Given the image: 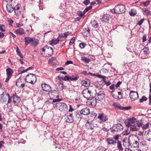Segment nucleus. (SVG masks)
Instances as JSON below:
<instances>
[{"label": "nucleus", "instance_id": "f257e3e1", "mask_svg": "<svg viewBox=\"0 0 151 151\" xmlns=\"http://www.w3.org/2000/svg\"><path fill=\"white\" fill-rule=\"evenodd\" d=\"M125 123L127 127L130 128V129L132 131H136L138 129L137 126L135 124V118L132 117L126 120Z\"/></svg>", "mask_w": 151, "mask_h": 151}, {"label": "nucleus", "instance_id": "f03ea898", "mask_svg": "<svg viewBox=\"0 0 151 151\" xmlns=\"http://www.w3.org/2000/svg\"><path fill=\"white\" fill-rule=\"evenodd\" d=\"M126 10L125 5L123 4H117L116 6L114 9L111 10L112 13L117 14H119L124 13Z\"/></svg>", "mask_w": 151, "mask_h": 151}, {"label": "nucleus", "instance_id": "7ed1b4c3", "mask_svg": "<svg viewBox=\"0 0 151 151\" xmlns=\"http://www.w3.org/2000/svg\"><path fill=\"white\" fill-rule=\"evenodd\" d=\"M130 146L133 147H136L139 145V139L137 136H132L131 139L128 140Z\"/></svg>", "mask_w": 151, "mask_h": 151}, {"label": "nucleus", "instance_id": "20e7f679", "mask_svg": "<svg viewBox=\"0 0 151 151\" xmlns=\"http://www.w3.org/2000/svg\"><path fill=\"white\" fill-rule=\"evenodd\" d=\"M25 80L27 82L33 84L36 82L37 78L35 75L30 74L27 75Z\"/></svg>", "mask_w": 151, "mask_h": 151}, {"label": "nucleus", "instance_id": "39448f33", "mask_svg": "<svg viewBox=\"0 0 151 151\" xmlns=\"http://www.w3.org/2000/svg\"><path fill=\"white\" fill-rule=\"evenodd\" d=\"M83 96L88 100L92 97V94L91 91L89 90L88 88L84 89L82 92Z\"/></svg>", "mask_w": 151, "mask_h": 151}, {"label": "nucleus", "instance_id": "423d86ee", "mask_svg": "<svg viewBox=\"0 0 151 151\" xmlns=\"http://www.w3.org/2000/svg\"><path fill=\"white\" fill-rule=\"evenodd\" d=\"M25 81H26L25 79L20 77L17 79L16 83V85L19 87L22 88L24 86Z\"/></svg>", "mask_w": 151, "mask_h": 151}, {"label": "nucleus", "instance_id": "0eeeda50", "mask_svg": "<svg viewBox=\"0 0 151 151\" xmlns=\"http://www.w3.org/2000/svg\"><path fill=\"white\" fill-rule=\"evenodd\" d=\"M96 98L98 100H102L104 97L105 93L104 91L102 90H101L98 93L96 92Z\"/></svg>", "mask_w": 151, "mask_h": 151}, {"label": "nucleus", "instance_id": "6e6552de", "mask_svg": "<svg viewBox=\"0 0 151 151\" xmlns=\"http://www.w3.org/2000/svg\"><path fill=\"white\" fill-rule=\"evenodd\" d=\"M123 129V126L120 124H116L113 127V129L117 132L122 131Z\"/></svg>", "mask_w": 151, "mask_h": 151}, {"label": "nucleus", "instance_id": "1a4fd4ad", "mask_svg": "<svg viewBox=\"0 0 151 151\" xmlns=\"http://www.w3.org/2000/svg\"><path fill=\"white\" fill-rule=\"evenodd\" d=\"M129 96L132 101L135 100L138 97V93L136 91H130Z\"/></svg>", "mask_w": 151, "mask_h": 151}, {"label": "nucleus", "instance_id": "9d476101", "mask_svg": "<svg viewBox=\"0 0 151 151\" xmlns=\"http://www.w3.org/2000/svg\"><path fill=\"white\" fill-rule=\"evenodd\" d=\"M59 106V110L61 111L65 112L68 110L67 106L64 103H57Z\"/></svg>", "mask_w": 151, "mask_h": 151}, {"label": "nucleus", "instance_id": "9b49d317", "mask_svg": "<svg viewBox=\"0 0 151 151\" xmlns=\"http://www.w3.org/2000/svg\"><path fill=\"white\" fill-rule=\"evenodd\" d=\"M88 100V104L89 105L91 106L92 107H94L96 106L97 99L96 98L92 97Z\"/></svg>", "mask_w": 151, "mask_h": 151}, {"label": "nucleus", "instance_id": "f8f14e48", "mask_svg": "<svg viewBox=\"0 0 151 151\" xmlns=\"http://www.w3.org/2000/svg\"><path fill=\"white\" fill-rule=\"evenodd\" d=\"M43 91L46 92H50L51 91L50 86L47 84H42L41 85Z\"/></svg>", "mask_w": 151, "mask_h": 151}, {"label": "nucleus", "instance_id": "ddd939ff", "mask_svg": "<svg viewBox=\"0 0 151 151\" xmlns=\"http://www.w3.org/2000/svg\"><path fill=\"white\" fill-rule=\"evenodd\" d=\"M98 118L103 122H105L108 119L107 116L104 114H99L98 116Z\"/></svg>", "mask_w": 151, "mask_h": 151}, {"label": "nucleus", "instance_id": "4468645a", "mask_svg": "<svg viewBox=\"0 0 151 151\" xmlns=\"http://www.w3.org/2000/svg\"><path fill=\"white\" fill-rule=\"evenodd\" d=\"M66 121L67 122L71 123L73 121V118L72 114H67L65 118Z\"/></svg>", "mask_w": 151, "mask_h": 151}, {"label": "nucleus", "instance_id": "2eb2a0df", "mask_svg": "<svg viewBox=\"0 0 151 151\" xmlns=\"http://www.w3.org/2000/svg\"><path fill=\"white\" fill-rule=\"evenodd\" d=\"M85 126L87 129L89 130H93L94 127L91 121H87L86 124Z\"/></svg>", "mask_w": 151, "mask_h": 151}, {"label": "nucleus", "instance_id": "dca6fc26", "mask_svg": "<svg viewBox=\"0 0 151 151\" xmlns=\"http://www.w3.org/2000/svg\"><path fill=\"white\" fill-rule=\"evenodd\" d=\"M90 31L89 28H84L83 29L82 33L83 36L85 37H88L90 35Z\"/></svg>", "mask_w": 151, "mask_h": 151}, {"label": "nucleus", "instance_id": "f3484780", "mask_svg": "<svg viewBox=\"0 0 151 151\" xmlns=\"http://www.w3.org/2000/svg\"><path fill=\"white\" fill-rule=\"evenodd\" d=\"M90 81L89 79H86L81 81V84L82 86L87 87L90 86Z\"/></svg>", "mask_w": 151, "mask_h": 151}, {"label": "nucleus", "instance_id": "a211bd4d", "mask_svg": "<svg viewBox=\"0 0 151 151\" xmlns=\"http://www.w3.org/2000/svg\"><path fill=\"white\" fill-rule=\"evenodd\" d=\"M81 114L87 115L90 114V110L88 108H86L82 109L80 111Z\"/></svg>", "mask_w": 151, "mask_h": 151}, {"label": "nucleus", "instance_id": "6ab92c4d", "mask_svg": "<svg viewBox=\"0 0 151 151\" xmlns=\"http://www.w3.org/2000/svg\"><path fill=\"white\" fill-rule=\"evenodd\" d=\"M145 134L147 136V140L151 142V131H146Z\"/></svg>", "mask_w": 151, "mask_h": 151}, {"label": "nucleus", "instance_id": "aec40b11", "mask_svg": "<svg viewBox=\"0 0 151 151\" xmlns=\"http://www.w3.org/2000/svg\"><path fill=\"white\" fill-rule=\"evenodd\" d=\"M33 38L29 37H26L24 38L25 45L27 46L29 43L32 42Z\"/></svg>", "mask_w": 151, "mask_h": 151}, {"label": "nucleus", "instance_id": "412c9836", "mask_svg": "<svg viewBox=\"0 0 151 151\" xmlns=\"http://www.w3.org/2000/svg\"><path fill=\"white\" fill-rule=\"evenodd\" d=\"M68 32H65L64 33L60 34L58 37L60 41H62L63 39H65L68 35Z\"/></svg>", "mask_w": 151, "mask_h": 151}, {"label": "nucleus", "instance_id": "4be33fe9", "mask_svg": "<svg viewBox=\"0 0 151 151\" xmlns=\"http://www.w3.org/2000/svg\"><path fill=\"white\" fill-rule=\"evenodd\" d=\"M59 41H60V40L58 37L56 39L51 40L50 42V45L53 46L58 43Z\"/></svg>", "mask_w": 151, "mask_h": 151}, {"label": "nucleus", "instance_id": "5701e85b", "mask_svg": "<svg viewBox=\"0 0 151 151\" xmlns=\"http://www.w3.org/2000/svg\"><path fill=\"white\" fill-rule=\"evenodd\" d=\"M16 33L20 35H22L25 34L24 30L22 28H19L16 30Z\"/></svg>", "mask_w": 151, "mask_h": 151}, {"label": "nucleus", "instance_id": "b1692460", "mask_svg": "<svg viewBox=\"0 0 151 151\" xmlns=\"http://www.w3.org/2000/svg\"><path fill=\"white\" fill-rule=\"evenodd\" d=\"M6 7L7 11L9 13L12 12L14 10L11 4L7 5Z\"/></svg>", "mask_w": 151, "mask_h": 151}, {"label": "nucleus", "instance_id": "393cba45", "mask_svg": "<svg viewBox=\"0 0 151 151\" xmlns=\"http://www.w3.org/2000/svg\"><path fill=\"white\" fill-rule=\"evenodd\" d=\"M52 97L55 98H58L59 96L58 95V92L56 91H52L51 92Z\"/></svg>", "mask_w": 151, "mask_h": 151}, {"label": "nucleus", "instance_id": "a878e982", "mask_svg": "<svg viewBox=\"0 0 151 151\" xmlns=\"http://www.w3.org/2000/svg\"><path fill=\"white\" fill-rule=\"evenodd\" d=\"M109 19V16L107 14H104L102 18V20L104 22H108Z\"/></svg>", "mask_w": 151, "mask_h": 151}, {"label": "nucleus", "instance_id": "bb28decb", "mask_svg": "<svg viewBox=\"0 0 151 151\" xmlns=\"http://www.w3.org/2000/svg\"><path fill=\"white\" fill-rule=\"evenodd\" d=\"M6 71L7 76H11L13 73V70L10 68H7L6 69Z\"/></svg>", "mask_w": 151, "mask_h": 151}, {"label": "nucleus", "instance_id": "cd10ccee", "mask_svg": "<svg viewBox=\"0 0 151 151\" xmlns=\"http://www.w3.org/2000/svg\"><path fill=\"white\" fill-rule=\"evenodd\" d=\"M91 23L92 26L94 28H96L98 26V23L95 20H92L91 21Z\"/></svg>", "mask_w": 151, "mask_h": 151}, {"label": "nucleus", "instance_id": "c85d7f7f", "mask_svg": "<svg viewBox=\"0 0 151 151\" xmlns=\"http://www.w3.org/2000/svg\"><path fill=\"white\" fill-rule=\"evenodd\" d=\"M38 40L35 38L34 39L33 38V40L32 41V45L33 46H36L38 44Z\"/></svg>", "mask_w": 151, "mask_h": 151}, {"label": "nucleus", "instance_id": "c756f323", "mask_svg": "<svg viewBox=\"0 0 151 151\" xmlns=\"http://www.w3.org/2000/svg\"><path fill=\"white\" fill-rule=\"evenodd\" d=\"M13 101L14 104L16 103L17 101H19V97L13 94L12 96Z\"/></svg>", "mask_w": 151, "mask_h": 151}, {"label": "nucleus", "instance_id": "7c9ffc66", "mask_svg": "<svg viewBox=\"0 0 151 151\" xmlns=\"http://www.w3.org/2000/svg\"><path fill=\"white\" fill-rule=\"evenodd\" d=\"M106 141L108 145H114L116 143V142L114 141V140L110 139H107Z\"/></svg>", "mask_w": 151, "mask_h": 151}, {"label": "nucleus", "instance_id": "2f4dec72", "mask_svg": "<svg viewBox=\"0 0 151 151\" xmlns=\"http://www.w3.org/2000/svg\"><path fill=\"white\" fill-rule=\"evenodd\" d=\"M48 51L46 52V53L48 54L49 55H51L53 53V49L52 48L49 46H48Z\"/></svg>", "mask_w": 151, "mask_h": 151}, {"label": "nucleus", "instance_id": "473e14b6", "mask_svg": "<svg viewBox=\"0 0 151 151\" xmlns=\"http://www.w3.org/2000/svg\"><path fill=\"white\" fill-rule=\"evenodd\" d=\"M117 147L119 150L122 151L123 150V148L122 146L121 142L119 141H118L117 142Z\"/></svg>", "mask_w": 151, "mask_h": 151}, {"label": "nucleus", "instance_id": "72a5a7b5", "mask_svg": "<svg viewBox=\"0 0 151 151\" xmlns=\"http://www.w3.org/2000/svg\"><path fill=\"white\" fill-rule=\"evenodd\" d=\"M135 124L137 126V127H142V122L141 120H138L137 121H136V119H135Z\"/></svg>", "mask_w": 151, "mask_h": 151}, {"label": "nucleus", "instance_id": "f704fd0d", "mask_svg": "<svg viewBox=\"0 0 151 151\" xmlns=\"http://www.w3.org/2000/svg\"><path fill=\"white\" fill-rule=\"evenodd\" d=\"M81 60L86 63H88L90 61V60L89 58H87L85 56L82 57Z\"/></svg>", "mask_w": 151, "mask_h": 151}, {"label": "nucleus", "instance_id": "c9c22d12", "mask_svg": "<svg viewBox=\"0 0 151 151\" xmlns=\"http://www.w3.org/2000/svg\"><path fill=\"white\" fill-rule=\"evenodd\" d=\"M114 107L117 109L122 110V107L119 104L116 103L114 104Z\"/></svg>", "mask_w": 151, "mask_h": 151}, {"label": "nucleus", "instance_id": "e433bc0d", "mask_svg": "<svg viewBox=\"0 0 151 151\" xmlns=\"http://www.w3.org/2000/svg\"><path fill=\"white\" fill-rule=\"evenodd\" d=\"M118 93L119 95V96H117L116 97H114L113 96V97L116 99H121L122 98V93L121 91H118Z\"/></svg>", "mask_w": 151, "mask_h": 151}, {"label": "nucleus", "instance_id": "4c0bfd02", "mask_svg": "<svg viewBox=\"0 0 151 151\" xmlns=\"http://www.w3.org/2000/svg\"><path fill=\"white\" fill-rule=\"evenodd\" d=\"M56 59L54 58H51L49 60L48 62L51 65L54 64L55 61Z\"/></svg>", "mask_w": 151, "mask_h": 151}, {"label": "nucleus", "instance_id": "58836bf2", "mask_svg": "<svg viewBox=\"0 0 151 151\" xmlns=\"http://www.w3.org/2000/svg\"><path fill=\"white\" fill-rule=\"evenodd\" d=\"M147 99V98L145 96H143L142 97V98L140 99L139 102L142 103L143 101H146Z\"/></svg>", "mask_w": 151, "mask_h": 151}, {"label": "nucleus", "instance_id": "ea45409f", "mask_svg": "<svg viewBox=\"0 0 151 151\" xmlns=\"http://www.w3.org/2000/svg\"><path fill=\"white\" fill-rule=\"evenodd\" d=\"M149 51V48L148 47H145L142 50V51H143V52L144 54H146L147 52Z\"/></svg>", "mask_w": 151, "mask_h": 151}, {"label": "nucleus", "instance_id": "a19ab883", "mask_svg": "<svg viewBox=\"0 0 151 151\" xmlns=\"http://www.w3.org/2000/svg\"><path fill=\"white\" fill-rule=\"evenodd\" d=\"M85 13H84V11L83 12H82L81 11H78V12L77 13V14L80 17H82L83 16Z\"/></svg>", "mask_w": 151, "mask_h": 151}, {"label": "nucleus", "instance_id": "79ce46f5", "mask_svg": "<svg viewBox=\"0 0 151 151\" xmlns=\"http://www.w3.org/2000/svg\"><path fill=\"white\" fill-rule=\"evenodd\" d=\"M73 77L74 76H73L72 77H70V80L71 81H77L79 78V77L78 76H76L74 78H73Z\"/></svg>", "mask_w": 151, "mask_h": 151}, {"label": "nucleus", "instance_id": "37998d69", "mask_svg": "<svg viewBox=\"0 0 151 151\" xmlns=\"http://www.w3.org/2000/svg\"><path fill=\"white\" fill-rule=\"evenodd\" d=\"M109 69L106 68H102L101 70V71L104 73H108L109 72Z\"/></svg>", "mask_w": 151, "mask_h": 151}, {"label": "nucleus", "instance_id": "c03bdc74", "mask_svg": "<svg viewBox=\"0 0 151 151\" xmlns=\"http://www.w3.org/2000/svg\"><path fill=\"white\" fill-rule=\"evenodd\" d=\"M86 45V44L84 42H81L79 44L80 47L82 49L84 48Z\"/></svg>", "mask_w": 151, "mask_h": 151}, {"label": "nucleus", "instance_id": "a18cd8bd", "mask_svg": "<svg viewBox=\"0 0 151 151\" xmlns=\"http://www.w3.org/2000/svg\"><path fill=\"white\" fill-rule=\"evenodd\" d=\"M5 26L3 24H1L0 25V30L2 32H4L5 30Z\"/></svg>", "mask_w": 151, "mask_h": 151}, {"label": "nucleus", "instance_id": "49530a36", "mask_svg": "<svg viewBox=\"0 0 151 151\" xmlns=\"http://www.w3.org/2000/svg\"><path fill=\"white\" fill-rule=\"evenodd\" d=\"M70 78V77H69L67 76H66L63 78H62V79L65 81H68L69 80Z\"/></svg>", "mask_w": 151, "mask_h": 151}, {"label": "nucleus", "instance_id": "de8ad7c7", "mask_svg": "<svg viewBox=\"0 0 151 151\" xmlns=\"http://www.w3.org/2000/svg\"><path fill=\"white\" fill-rule=\"evenodd\" d=\"M149 127V123L147 122L145 124L142 125V128L143 129H147Z\"/></svg>", "mask_w": 151, "mask_h": 151}, {"label": "nucleus", "instance_id": "09e8293b", "mask_svg": "<svg viewBox=\"0 0 151 151\" xmlns=\"http://www.w3.org/2000/svg\"><path fill=\"white\" fill-rule=\"evenodd\" d=\"M92 8V6H90L86 7L84 10V13H86L88 10L91 9Z\"/></svg>", "mask_w": 151, "mask_h": 151}, {"label": "nucleus", "instance_id": "8fccbe9b", "mask_svg": "<svg viewBox=\"0 0 151 151\" xmlns=\"http://www.w3.org/2000/svg\"><path fill=\"white\" fill-rule=\"evenodd\" d=\"M130 132V131L128 130H126L125 132H124L122 133L123 135H129Z\"/></svg>", "mask_w": 151, "mask_h": 151}, {"label": "nucleus", "instance_id": "3c124183", "mask_svg": "<svg viewBox=\"0 0 151 151\" xmlns=\"http://www.w3.org/2000/svg\"><path fill=\"white\" fill-rule=\"evenodd\" d=\"M48 46L47 45L44 47L43 48H42V51L43 52H44L46 53V51H48Z\"/></svg>", "mask_w": 151, "mask_h": 151}, {"label": "nucleus", "instance_id": "603ef678", "mask_svg": "<svg viewBox=\"0 0 151 151\" xmlns=\"http://www.w3.org/2000/svg\"><path fill=\"white\" fill-rule=\"evenodd\" d=\"M75 37H73L72 38L70 42V43L69 44V45H72L73 44L74 42L75 41Z\"/></svg>", "mask_w": 151, "mask_h": 151}, {"label": "nucleus", "instance_id": "864d4df0", "mask_svg": "<svg viewBox=\"0 0 151 151\" xmlns=\"http://www.w3.org/2000/svg\"><path fill=\"white\" fill-rule=\"evenodd\" d=\"M6 95H7L8 97V103H11L12 101V98H10V96L9 94L6 93Z\"/></svg>", "mask_w": 151, "mask_h": 151}, {"label": "nucleus", "instance_id": "5fc2aeb1", "mask_svg": "<svg viewBox=\"0 0 151 151\" xmlns=\"http://www.w3.org/2000/svg\"><path fill=\"white\" fill-rule=\"evenodd\" d=\"M14 12L15 14L16 15H18L20 13V10H15Z\"/></svg>", "mask_w": 151, "mask_h": 151}, {"label": "nucleus", "instance_id": "6e6d98bb", "mask_svg": "<svg viewBox=\"0 0 151 151\" xmlns=\"http://www.w3.org/2000/svg\"><path fill=\"white\" fill-rule=\"evenodd\" d=\"M144 20V19H141L140 20H139L138 22V24L139 25H141L143 23Z\"/></svg>", "mask_w": 151, "mask_h": 151}, {"label": "nucleus", "instance_id": "4d7b16f0", "mask_svg": "<svg viewBox=\"0 0 151 151\" xmlns=\"http://www.w3.org/2000/svg\"><path fill=\"white\" fill-rule=\"evenodd\" d=\"M132 107L130 106H127L126 107H123L122 110H129Z\"/></svg>", "mask_w": 151, "mask_h": 151}, {"label": "nucleus", "instance_id": "13d9d810", "mask_svg": "<svg viewBox=\"0 0 151 151\" xmlns=\"http://www.w3.org/2000/svg\"><path fill=\"white\" fill-rule=\"evenodd\" d=\"M104 82L106 84L107 86H109L111 83V82L109 80L106 81V80Z\"/></svg>", "mask_w": 151, "mask_h": 151}, {"label": "nucleus", "instance_id": "bf43d9fd", "mask_svg": "<svg viewBox=\"0 0 151 151\" xmlns=\"http://www.w3.org/2000/svg\"><path fill=\"white\" fill-rule=\"evenodd\" d=\"M98 77L99 78H102L104 81L106 80V77L105 76L99 75L98 76Z\"/></svg>", "mask_w": 151, "mask_h": 151}, {"label": "nucleus", "instance_id": "052dcab7", "mask_svg": "<svg viewBox=\"0 0 151 151\" xmlns=\"http://www.w3.org/2000/svg\"><path fill=\"white\" fill-rule=\"evenodd\" d=\"M89 3V0H86L83 2V3L86 5H87Z\"/></svg>", "mask_w": 151, "mask_h": 151}, {"label": "nucleus", "instance_id": "680f3d73", "mask_svg": "<svg viewBox=\"0 0 151 151\" xmlns=\"http://www.w3.org/2000/svg\"><path fill=\"white\" fill-rule=\"evenodd\" d=\"M70 64H73V62L72 61L68 60L65 63V65H68Z\"/></svg>", "mask_w": 151, "mask_h": 151}, {"label": "nucleus", "instance_id": "e2e57ef3", "mask_svg": "<svg viewBox=\"0 0 151 151\" xmlns=\"http://www.w3.org/2000/svg\"><path fill=\"white\" fill-rule=\"evenodd\" d=\"M11 77V76H7L6 80L5 81V82H7L8 81H9V80Z\"/></svg>", "mask_w": 151, "mask_h": 151}, {"label": "nucleus", "instance_id": "0e129e2a", "mask_svg": "<svg viewBox=\"0 0 151 151\" xmlns=\"http://www.w3.org/2000/svg\"><path fill=\"white\" fill-rule=\"evenodd\" d=\"M122 82L120 81H119L116 84L115 86L116 87H119L121 84Z\"/></svg>", "mask_w": 151, "mask_h": 151}, {"label": "nucleus", "instance_id": "69168bd1", "mask_svg": "<svg viewBox=\"0 0 151 151\" xmlns=\"http://www.w3.org/2000/svg\"><path fill=\"white\" fill-rule=\"evenodd\" d=\"M145 12L148 15H151V12L148 10H146Z\"/></svg>", "mask_w": 151, "mask_h": 151}, {"label": "nucleus", "instance_id": "338daca9", "mask_svg": "<svg viewBox=\"0 0 151 151\" xmlns=\"http://www.w3.org/2000/svg\"><path fill=\"white\" fill-rule=\"evenodd\" d=\"M149 4L148 2H144L142 4L143 6H147Z\"/></svg>", "mask_w": 151, "mask_h": 151}, {"label": "nucleus", "instance_id": "774afa93", "mask_svg": "<svg viewBox=\"0 0 151 151\" xmlns=\"http://www.w3.org/2000/svg\"><path fill=\"white\" fill-rule=\"evenodd\" d=\"M106 149L103 147H101L99 149V151H106Z\"/></svg>", "mask_w": 151, "mask_h": 151}]
</instances>
